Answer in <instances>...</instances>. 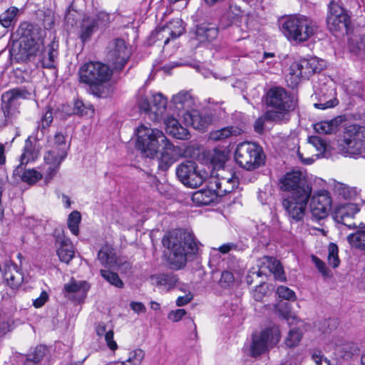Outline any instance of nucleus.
<instances>
[{
  "label": "nucleus",
  "instance_id": "1",
  "mask_svg": "<svg viewBox=\"0 0 365 365\" xmlns=\"http://www.w3.org/2000/svg\"><path fill=\"white\" fill-rule=\"evenodd\" d=\"M136 147L146 157L153 158L162 146L160 157L158 159V168L166 171L175 162V147L162 131L141 125L136 130Z\"/></svg>",
  "mask_w": 365,
  "mask_h": 365
},
{
  "label": "nucleus",
  "instance_id": "2",
  "mask_svg": "<svg viewBox=\"0 0 365 365\" xmlns=\"http://www.w3.org/2000/svg\"><path fill=\"white\" fill-rule=\"evenodd\" d=\"M163 245L171 250L170 264L175 269H181L187 262L188 255L197 252L198 245L195 236L190 232L175 230L163 239Z\"/></svg>",
  "mask_w": 365,
  "mask_h": 365
},
{
  "label": "nucleus",
  "instance_id": "3",
  "mask_svg": "<svg viewBox=\"0 0 365 365\" xmlns=\"http://www.w3.org/2000/svg\"><path fill=\"white\" fill-rule=\"evenodd\" d=\"M266 104L273 110L265 113V118L279 123L289 120L290 112L294 110L297 100L290 96L286 90L281 87H273L266 93Z\"/></svg>",
  "mask_w": 365,
  "mask_h": 365
},
{
  "label": "nucleus",
  "instance_id": "4",
  "mask_svg": "<svg viewBox=\"0 0 365 365\" xmlns=\"http://www.w3.org/2000/svg\"><path fill=\"white\" fill-rule=\"evenodd\" d=\"M279 29L290 41L304 42L316 32L317 26L309 19L303 15H289L282 17Z\"/></svg>",
  "mask_w": 365,
  "mask_h": 365
},
{
  "label": "nucleus",
  "instance_id": "5",
  "mask_svg": "<svg viewBox=\"0 0 365 365\" xmlns=\"http://www.w3.org/2000/svg\"><path fill=\"white\" fill-rule=\"evenodd\" d=\"M19 37V59L22 61H30L38 55L43 46L40 29L28 22H22L16 30Z\"/></svg>",
  "mask_w": 365,
  "mask_h": 365
},
{
  "label": "nucleus",
  "instance_id": "6",
  "mask_svg": "<svg viewBox=\"0 0 365 365\" xmlns=\"http://www.w3.org/2000/svg\"><path fill=\"white\" fill-rule=\"evenodd\" d=\"M235 160L243 169L251 171L265 163L263 149L255 143L242 142L237 145Z\"/></svg>",
  "mask_w": 365,
  "mask_h": 365
},
{
  "label": "nucleus",
  "instance_id": "7",
  "mask_svg": "<svg viewBox=\"0 0 365 365\" xmlns=\"http://www.w3.org/2000/svg\"><path fill=\"white\" fill-rule=\"evenodd\" d=\"M49 146L51 149L44 155V161L48 165L46 179H51L56 175L69 148L66 136L61 133H57L54 135L49 141Z\"/></svg>",
  "mask_w": 365,
  "mask_h": 365
},
{
  "label": "nucleus",
  "instance_id": "8",
  "mask_svg": "<svg viewBox=\"0 0 365 365\" xmlns=\"http://www.w3.org/2000/svg\"><path fill=\"white\" fill-rule=\"evenodd\" d=\"M176 175L185 186L195 188L200 187L210 176V173L200 167L194 161L187 160L176 168Z\"/></svg>",
  "mask_w": 365,
  "mask_h": 365
},
{
  "label": "nucleus",
  "instance_id": "9",
  "mask_svg": "<svg viewBox=\"0 0 365 365\" xmlns=\"http://www.w3.org/2000/svg\"><path fill=\"white\" fill-rule=\"evenodd\" d=\"M78 73L81 82L89 86L101 85L110 78L112 71L106 64L89 62L81 67Z\"/></svg>",
  "mask_w": 365,
  "mask_h": 365
},
{
  "label": "nucleus",
  "instance_id": "10",
  "mask_svg": "<svg viewBox=\"0 0 365 365\" xmlns=\"http://www.w3.org/2000/svg\"><path fill=\"white\" fill-rule=\"evenodd\" d=\"M107 50V61L115 71H121L132 54L131 48L121 38L111 40L108 45Z\"/></svg>",
  "mask_w": 365,
  "mask_h": 365
},
{
  "label": "nucleus",
  "instance_id": "11",
  "mask_svg": "<svg viewBox=\"0 0 365 365\" xmlns=\"http://www.w3.org/2000/svg\"><path fill=\"white\" fill-rule=\"evenodd\" d=\"M302 191V194L290 195L282 200V206L291 222H299L304 220L312 193H309L308 190Z\"/></svg>",
  "mask_w": 365,
  "mask_h": 365
},
{
  "label": "nucleus",
  "instance_id": "12",
  "mask_svg": "<svg viewBox=\"0 0 365 365\" xmlns=\"http://www.w3.org/2000/svg\"><path fill=\"white\" fill-rule=\"evenodd\" d=\"M365 128L357 124H351L345 128L344 143L346 153L351 157L357 158L362 157V153L365 150L364 138Z\"/></svg>",
  "mask_w": 365,
  "mask_h": 365
},
{
  "label": "nucleus",
  "instance_id": "13",
  "mask_svg": "<svg viewBox=\"0 0 365 365\" xmlns=\"http://www.w3.org/2000/svg\"><path fill=\"white\" fill-rule=\"evenodd\" d=\"M281 332L277 326H272L265 329L259 335L254 336L251 346L254 356H259L270 348L274 347L279 341Z\"/></svg>",
  "mask_w": 365,
  "mask_h": 365
},
{
  "label": "nucleus",
  "instance_id": "14",
  "mask_svg": "<svg viewBox=\"0 0 365 365\" xmlns=\"http://www.w3.org/2000/svg\"><path fill=\"white\" fill-rule=\"evenodd\" d=\"M327 23L329 29L331 32L341 31L347 34L350 24V17L344 8L331 1L329 5Z\"/></svg>",
  "mask_w": 365,
  "mask_h": 365
},
{
  "label": "nucleus",
  "instance_id": "15",
  "mask_svg": "<svg viewBox=\"0 0 365 365\" xmlns=\"http://www.w3.org/2000/svg\"><path fill=\"white\" fill-rule=\"evenodd\" d=\"M280 189L291 192V195L302 194L304 190L312 193V187L306 182L302 173L299 171H292L286 173L279 180Z\"/></svg>",
  "mask_w": 365,
  "mask_h": 365
},
{
  "label": "nucleus",
  "instance_id": "16",
  "mask_svg": "<svg viewBox=\"0 0 365 365\" xmlns=\"http://www.w3.org/2000/svg\"><path fill=\"white\" fill-rule=\"evenodd\" d=\"M331 205V199L328 191L322 190L314 192L310 202V210L313 217L317 220L327 217Z\"/></svg>",
  "mask_w": 365,
  "mask_h": 365
},
{
  "label": "nucleus",
  "instance_id": "17",
  "mask_svg": "<svg viewBox=\"0 0 365 365\" xmlns=\"http://www.w3.org/2000/svg\"><path fill=\"white\" fill-rule=\"evenodd\" d=\"M315 58L301 59L292 63L289 68V75L297 83L302 78H308L312 74L319 72L322 68L317 66Z\"/></svg>",
  "mask_w": 365,
  "mask_h": 365
},
{
  "label": "nucleus",
  "instance_id": "18",
  "mask_svg": "<svg viewBox=\"0 0 365 365\" xmlns=\"http://www.w3.org/2000/svg\"><path fill=\"white\" fill-rule=\"evenodd\" d=\"M207 180H210V187L215 189L218 197H222L232 192L237 184L236 179L233 178H219L209 176Z\"/></svg>",
  "mask_w": 365,
  "mask_h": 365
},
{
  "label": "nucleus",
  "instance_id": "19",
  "mask_svg": "<svg viewBox=\"0 0 365 365\" xmlns=\"http://www.w3.org/2000/svg\"><path fill=\"white\" fill-rule=\"evenodd\" d=\"M186 125H191L195 130L203 131L212 121L209 115L200 113L198 111L185 112L182 114Z\"/></svg>",
  "mask_w": 365,
  "mask_h": 365
},
{
  "label": "nucleus",
  "instance_id": "20",
  "mask_svg": "<svg viewBox=\"0 0 365 365\" xmlns=\"http://www.w3.org/2000/svg\"><path fill=\"white\" fill-rule=\"evenodd\" d=\"M24 165H18L13 172V178L14 181L19 182L21 180L30 185L35 184L43 177L42 174L34 170L29 169L24 170Z\"/></svg>",
  "mask_w": 365,
  "mask_h": 365
},
{
  "label": "nucleus",
  "instance_id": "21",
  "mask_svg": "<svg viewBox=\"0 0 365 365\" xmlns=\"http://www.w3.org/2000/svg\"><path fill=\"white\" fill-rule=\"evenodd\" d=\"M57 243L58 247L56 250V253L59 259L63 262L68 264L75 255L73 244L69 239L66 237L59 238L57 240Z\"/></svg>",
  "mask_w": 365,
  "mask_h": 365
},
{
  "label": "nucleus",
  "instance_id": "22",
  "mask_svg": "<svg viewBox=\"0 0 365 365\" xmlns=\"http://www.w3.org/2000/svg\"><path fill=\"white\" fill-rule=\"evenodd\" d=\"M3 276L7 284L12 289L18 288L24 281L23 274L15 264L6 266Z\"/></svg>",
  "mask_w": 365,
  "mask_h": 365
},
{
  "label": "nucleus",
  "instance_id": "23",
  "mask_svg": "<svg viewBox=\"0 0 365 365\" xmlns=\"http://www.w3.org/2000/svg\"><path fill=\"white\" fill-rule=\"evenodd\" d=\"M359 211L357 206L354 203H346L336 208L334 212V219L339 223L351 227L347 225L346 219L353 217Z\"/></svg>",
  "mask_w": 365,
  "mask_h": 365
},
{
  "label": "nucleus",
  "instance_id": "24",
  "mask_svg": "<svg viewBox=\"0 0 365 365\" xmlns=\"http://www.w3.org/2000/svg\"><path fill=\"white\" fill-rule=\"evenodd\" d=\"M98 259L102 265L111 268L115 267L119 259L116 257L113 248L108 245H105L101 248Z\"/></svg>",
  "mask_w": 365,
  "mask_h": 365
},
{
  "label": "nucleus",
  "instance_id": "25",
  "mask_svg": "<svg viewBox=\"0 0 365 365\" xmlns=\"http://www.w3.org/2000/svg\"><path fill=\"white\" fill-rule=\"evenodd\" d=\"M151 97V118L158 120L165 110L167 99L161 93H153Z\"/></svg>",
  "mask_w": 365,
  "mask_h": 365
},
{
  "label": "nucleus",
  "instance_id": "26",
  "mask_svg": "<svg viewBox=\"0 0 365 365\" xmlns=\"http://www.w3.org/2000/svg\"><path fill=\"white\" fill-rule=\"evenodd\" d=\"M196 35L201 41H211L217 38L218 29L212 24L202 23L197 26Z\"/></svg>",
  "mask_w": 365,
  "mask_h": 365
},
{
  "label": "nucleus",
  "instance_id": "27",
  "mask_svg": "<svg viewBox=\"0 0 365 365\" xmlns=\"http://www.w3.org/2000/svg\"><path fill=\"white\" fill-rule=\"evenodd\" d=\"M217 197L218 195L215 189L210 187V180H208L207 188L195 192L192 195V200L200 205H207L215 202Z\"/></svg>",
  "mask_w": 365,
  "mask_h": 365
},
{
  "label": "nucleus",
  "instance_id": "28",
  "mask_svg": "<svg viewBox=\"0 0 365 365\" xmlns=\"http://www.w3.org/2000/svg\"><path fill=\"white\" fill-rule=\"evenodd\" d=\"M30 96L31 93L26 88H15L4 92L1 101L14 105L19 99H28Z\"/></svg>",
  "mask_w": 365,
  "mask_h": 365
},
{
  "label": "nucleus",
  "instance_id": "29",
  "mask_svg": "<svg viewBox=\"0 0 365 365\" xmlns=\"http://www.w3.org/2000/svg\"><path fill=\"white\" fill-rule=\"evenodd\" d=\"M242 133V130L237 126H227L210 133L209 138L214 141L225 140L231 136H237Z\"/></svg>",
  "mask_w": 365,
  "mask_h": 365
},
{
  "label": "nucleus",
  "instance_id": "30",
  "mask_svg": "<svg viewBox=\"0 0 365 365\" xmlns=\"http://www.w3.org/2000/svg\"><path fill=\"white\" fill-rule=\"evenodd\" d=\"M151 279L154 284L166 290L174 288L178 282L176 275L173 274H156L152 276Z\"/></svg>",
  "mask_w": 365,
  "mask_h": 365
},
{
  "label": "nucleus",
  "instance_id": "31",
  "mask_svg": "<svg viewBox=\"0 0 365 365\" xmlns=\"http://www.w3.org/2000/svg\"><path fill=\"white\" fill-rule=\"evenodd\" d=\"M38 155V151L33 145L30 137L25 140V145L23 153L20 156V164L19 165H26L29 162L34 161Z\"/></svg>",
  "mask_w": 365,
  "mask_h": 365
},
{
  "label": "nucleus",
  "instance_id": "32",
  "mask_svg": "<svg viewBox=\"0 0 365 365\" xmlns=\"http://www.w3.org/2000/svg\"><path fill=\"white\" fill-rule=\"evenodd\" d=\"M173 103L178 110L188 111L193 105V99L187 91H180L173 97Z\"/></svg>",
  "mask_w": 365,
  "mask_h": 365
},
{
  "label": "nucleus",
  "instance_id": "33",
  "mask_svg": "<svg viewBox=\"0 0 365 365\" xmlns=\"http://www.w3.org/2000/svg\"><path fill=\"white\" fill-rule=\"evenodd\" d=\"M263 264L266 265L270 272L273 273L275 278L284 281L285 277L282 266L279 260L272 257L264 256L263 257Z\"/></svg>",
  "mask_w": 365,
  "mask_h": 365
},
{
  "label": "nucleus",
  "instance_id": "34",
  "mask_svg": "<svg viewBox=\"0 0 365 365\" xmlns=\"http://www.w3.org/2000/svg\"><path fill=\"white\" fill-rule=\"evenodd\" d=\"M95 19L90 17L84 18L80 29L79 38L83 42L88 41L96 29Z\"/></svg>",
  "mask_w": 365,
  "mask_h": 365
},
{
  "label": "nucleus",
  "instance_id": "35",
  "mask_svg": "<svg viewBox=\"0 0 365 365\" xmlns=\"http://www.w3.org/2000/svg\"><path fill=\"white\" fill-rule=\"evenodd\" d=\"M153 93H147L144 88H141L137 93V104L141 112L151 115V99ZM152 116H150L151 118Z\"/></svg>",
  "mask_w": 365,
  "mask_h": 365
},
{
  "label": "nucleus",
  "instance_id": "36",
  "mask_svg": "<svg viewBox=\"0 0 365 365\" xmlns=\"http://www.w3.org/2000/svg\"><path fill=\"white\" fill-rule=\"evenodd\" d=\"M339 122V120L337 118L320 121L314 124V128L319 134H331L337 130Z\"/></svg>",
  "mask_w": 365,
  "mask_h": 365
},
{
  "label": "nucleus",
  "instance_id": "37",
  "mask_svg": "<svg viewBox=\"0 0 365 365\" xmlns=\"http://www.w3.org/2000/svg\"><path fill=\"white\" fill-rule=\"evenodd\" d=\"M90 286L86 281L71 280L68 284L64 285V289L68 293H77L84 297L88 291Z\"/></svg>",
  "mask_w": 365,
  "mask_h": 365
},
{
  "label": "nucleus",
  "instance_id": "38",
  "mask_svg": "<svg viewBox=\"0 0 365 365\" xmlns=\"http://www.w3.org/2000/svg\"><path fill=\"white\" fill-rule=\"evenodd\" d=\"M347 241L352 248L365 250V230L360 229L348 235Z\"/></svg>",
  "mask_w": 365,
  "mask_h": 365
},
{
  "label": "nucleus",
  "instance_id": "39",
  "mask_svg": "<svg viewBox=\"0 0 365 365\" xmlns=\"http://www.w3.org/2000/svg\"><path fill=\"white\" fill-rule=\"evenodd\" d=\"M227 17L232 19V24L237 25L238 22L244 21L245 23V28L248 29V19L247 15H244L240 8L237 5H230L227 12Z\"/></svg>",
  "mask_w": 365,
  "mask_h": 365
},
{
  "label": "nucleus",
  "instance_id": "40",
  "mask_svg": "<svg viewBox=\"0 0 365 365\" xmlns=\"http://www.w3.org/2000/svg\"><path fill=\"white\" fill-rule=\"evenodd\" d=\"M303 333L301 329L294 328L289 330L284 339V344L288 348H294L299 345L302 339Z\"/></svg>",
  "mask_w": 365,
  "mask_h": 365
},
{
  "label": "nucleus",
  "instance_id": "41",
  "mask_svg": "<svg viewBox=\"0 0 365 365\" xmlns=\"http://www.w3.org/2000/svg\"><path fill=\"white\" fill-rule=\"evenodd\" d=\"M19 9L15 6H11L0 15V24L4 28H9L16 20Z\"/></svg>",
  "mask_w": 365,
  "mask_h": 365
},
{
  "label": "nucleus",
  "instance_id": "42",
  "mask_svg": "<svg viewBox=\"0 0 365 365\" xmlns=\"http://www.w3.org/2000/svg\"><path fill=\"white\" fill-rule=\"evenodd\" d=\"M227 160V155L224 150L220 149H214L210 154V162L214 168H223L225 161Z\"/></svg>",
  "mask_w": 365,
  "mask_h": 365
},
{
  "label": "nucleus",
  "instance_id": "43",
  "mask_svg": "<svg viewBox=\"0 0 365 365\" xmlns=\"http://www.w3.org/2000/svg\"><path fill=\"white\" fill-rule=\"evenodd\" d=\"M46 54L42 58V66L44 68H51L54 67V63L58 56L57 49L54 48V44L49 46Z\"/></svg>",
  "mask_w": 365,
  "mask_h": 365
},
{
  "label": "nucleus",
  "instance_id": "44",
  "mask_svg": "<svg viewBox=\"0 0 365 365\" xmlns=\"http://www.w3.org/2000/svg\"><path fill=\"white\" fill-rule=\"evenodd\" d=\"M14 106L12 103H8L6 101H2L1 103V110L3 113L4 120L2 123L3 126H6L13 123L16 118L15 112L12 110L11 107Z\"/></svg>",
  "mask_w": 365,
  "mask_h": 365
},
{
  "label": "nucleus",
  "instance_id": "45",
  "mask_svg": "<svg viewBox=\"0 0 365 365\" xmlns=\"http://www.w3.org/2000/svg\"><path fill=\"white\" fill-rule=\"evenodd\" d=\"M81 220V213L77 211L74 210L71 212V214L68 215V227L70 230V231L72 232V234L75 235H78L79 232V224Z\"/></svg>",
  "mask_w": 365,
  "mask_h": 365
},
{
  "label": "nucleus",
  "instance_id": "46",
  "mask_svg": "<svg viewBox=\"0 0 365 365\" xmlns=\"http://www.w3.org/2000/svg\"><path fill=\"white\" fill-rule=\"evenodd\" d=\"M339 248L338 246L334 243H330L328 247V263L333 268H336L340 264V259L339 257Z\"/></svg>",
  "mask_w": 365,
  "mask_h": 365
},
{
  "label": "nucleus",
  "instance_id": "47",
  "mask_svg": "<svg viewBox=\"0 0 365 365\" xmlns=\"http://www.w3.org/2000/svg\"><path fill=\"white\" fill-rule=\"evenodd\" d=\"M309 142L316 148V150L319 152L317 154L318 158H324L326 157L325 152L327 150V143L326 142L319 136H312L309 139Z\"/></svg>",
  "mask_w": 365,
  "mask_h": 365
},
{
  "label": "nucleus",
  "instance_id": "48",
  "mask_svg": "<svg viewBox=\"0 0 365 365\" xmlns=\"http://www.w3.org/2000/svg\"><path fill=\"white\" fill-rule=\"evenodd\" d=\"M101 276L110 284L118 287L123 288L124 286V283L120 279L118 274L115 272H112L108 270H101Z\"/></svg>",
  "mask_w": 365,
  "mask_h": 365
},
{
  "label": "nucleus",
  "instance_id": "49",
  "mask_svg": "<svg viewBox=\"0 0 365 365\" xmlns=\"http://www.w3.org/2000/svg\"><path fill=\"white\" fill-rule=\"evenodd\" d=\"M167 29L169 30L168 31L172 38H176L179 37L184 32L182 21L178 19L171 21Z\"/></svg>",
  "mask_w": 365,
  "mask_h": 365
},
{
  "label": "nucleus",
  "instance_id": "50",
  "mask_svg": "<svg viewBox=\"0 0 365 365\" xmlns=\"http://www.w3.org/2000/svg\"><path fill=\"white\" fill-rule=\"evenodd\" d=\"M145 357V353L142 349H135L131 351L125 362L128 365H140Z\"/></svg>",
  "mask_w": 365,
  "mask_h": 365
},
{
  "label": "nucleus",
  "instance_id": "51",
  "mask_svg": "<svg viewBox=\"0 0 365 365\" xmlns=\"http://www.w3.org/2000/svg\"><path fill=\"white\" fill-rule=\"evenodd\" d=\"M46 346L43 345H39L35 348L34 351L31 354H28L26 358L30 359V360L34 361L36 364L38 365V364L43 359L46 354Z\"/></svg>",
  "mask_w": 365,
  "mask_h": 365
},
{
  "label": "nucleus",
  "instance_id": "52",
  "mask_svg": "<svg viewBox=\"0 0 365 365\" xmlns=\"http://www.w3.org/2000/svg\"><path fill=\"white\" fill-rule=\"evenodd\" d=\"M276 293L279 297L287 300L294 301L297 298L294 292L285 286L278 287Z\"/></svg>",
  "mask_w": 365,
  "mask_h": 365
},
{
  "label": "nucleus",
  "instance_id": "53",
  "mask_svg": "<svg viewBox=\"0 0 365 365\" xmlns=\"http://www.w3.org/2000/svg\"><path fill=\"white\" fill-rule=\"evenodd\" d=\"M235 281L233 274L229 271H224L221 274L219 284L222 288H228L232 285Z\"/></svg>",
  "mask_w": 365,
  "mask_h": 365
},
{
  "label": "nucleus",
  "instance_id": "54",
  "mask_svg": "<svg viewBox=\"0 0 365 365\" xmlns=\"http://www.w3.org/2000/svg\"><path fill=\"white\" fill-rule=\"evenodd\" d=\"M173 133H169V134L177 139L187 140L190 137L187 129L182 127L180 123L173 128Z\"/></svg>",
  "mask_w": 365,
  "mask_h": 365
},
{
  "label": "nucleus",
  "instance_id": "55",
  "mask_svg": "<svg viewBox=\"0 0 365 365\" xmlns=\"http://www.w3.org/2000/svg\"><path fill=\"white\" fill-rule=\"evenodd\" d=\"M312 261L314 264L315 267L317 268L319 272L324 277H329L330 276V272L327 267L326 266L325 263L321 260L319 257L317 256L312 255Z\"/></svg>",
  "mask_w": 365,
  "mask_h": 365
},
{
  "label": "nucleus",
  "instance_id": "56",
  "mask_svg": "<svg viewBox=\"0 0 365 365\" xmlns=\"http://www.w3.org/2000/svg\"><path fill=\"white\" fill-rule=\"evenodd\" d=\"M268 292V287L266 284L262 283L257 286L252 291V296L256 301H262Z\"/></svg>",
  "mask_w": 365,
  "mask_h": 365
},
{
  "label": "nucleus",
  "instance_id": "57",
  "mask_svg": "<svg viewBox=\"0 0 365 365\" xmlns=\"http://www.w3.org/2000/svg\"><path fill=\"white\" fill-rule=\"evenodd\" d=\"M277 311L279 314L287 322H289L291 319H295V317L292 316L289 304L287 302L279 304L278 305Z\"/></svg>",
  "mask_w": 365,
  "mask_h": 365
},
{
  "label": "nucleus",
  "instance_id": "58",
  "mask_svg": "<svg viewBox=\"0 0 365 365\" xmlns=\"http://www.w3.org/2000/svg\"><path fill=\"white\" fill-rule=\"evenodd\" d=\"M73 110L76 113L79 114L81 115L93 114L94 111L93 108L91 106L89 108H86L83 103L81 101H78L75 103Z\"/></svg>",
  "mask_w": 365,
  "mask_h": 365
},
{
  "label": "nucleus",
  "instance_id": "59",
  "mask_svg": "<svg viewBox=\"0 0 365 365\" xmlns=\"http://www.w3.org/2000/svg\"><path fill=\"white\" fill-rule=\"evenodd\" d=\"M53 121V113L51 110H48L41 120V123L38 125V129H46L49 127Z\"/></svg>",
  "mask_w": 365,
  "mask_h": 365
},
{
  "label": "nucleus",
  "instance_id": "60",
  "mask_svg": "<svg viewBox=\"0 0 365 365\" xmlns=\"http://www.w3.org/2000/svg\"><path fill=\"white\" fill-rule=\"evenodd\" d=\"M339 104V101L336 98L334 97L329 100L326 101L325 102H319L317 103H314V107L319 109H327L334 108Z\"/></svg>",
  "mask_w": 365,
  "mask_h": 365
},
{
  "label": "nucleus",
  "instance_id": "61",
  "mask_svg": "<svg viewBox=\"0 0 365 365\" xmlns=\"http://www.w3.org/2000/svg\"><path fill=\"white\" fill-rule=\"evenodd\" d=\"M113 336L114 332L112 329L108 330L104 336V339L108 347L112 351H115L118 349V345L115 341L113 339Z\"/></svg>",
  "mask_w": 365,
  "mask_h": 365
},
{
  "label": "nucleus",
  "instance_id": "62",
  "mask_svg": "<svg viewBox=\"0 0 365 365\" xmlns=\"http://www.w3.org/2000/svg\"><path fill=\"white\" fill-rule=\"evenodd\" d=\"M164 123L167 133H173V128L179 124L178 120L173 117L168 116L164 119Z\"/></svg>",
  "mask_w": 365,
  "mask_h": 365
},
{
  "label": "nucleus",
  "instance_id": "63",
  "mask_svg": "<svg viewBox=\"0 0 365 365\" xmlns=\"http://www.w3.org/2000/svg\"><path fill=\"white\" fill-rule=\"evenodd\" d=\"M186 314V312L183 309H179L174 311H171L168 314V319L173 322H178L180 321L185 315Z\"/></svg>",
  "mask_w": 365,
  "mask_h": 365
},
{
  "label": "nucleus",
  "instance_id": "64",
  "mask_svg": "<svg viewBox=\"0 0 365 365\" xmlns=\"http://www.w3.org/2000/svg\"><path fill=\"white\" fill-rule=\"evenodd\" d=\"M237 245L234 242H228L222 245L217 250L222 254H227L232 251H235L237 250Z\"/></svg>",
  "mask_w": 365,
  "mask_h": 365
}]
</instances>
